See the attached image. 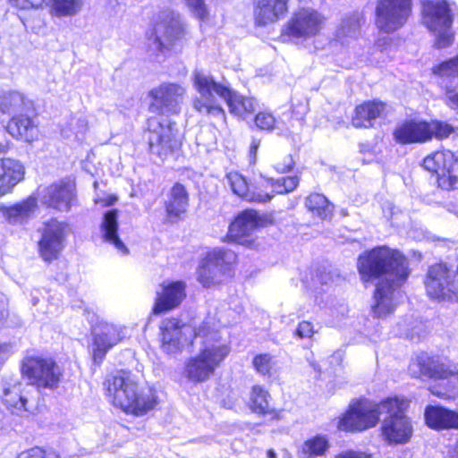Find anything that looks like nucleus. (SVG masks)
Masks as SVG:
<instances>
[{
    "mask_svg": "<svg viewBox=\"0 0 458 458\" xmlns=\"http://www.w3.org/2000/svg\"><path fill=\"white\" fill-rule=\"evenodd\" d=\"M357 267L364 284L378 281L371 310L375 318H386L403 297L399 288L409 276L407 259L396 250L381 246L360 254Z\"/></svg>",
    "mask_w": 458,
    "mask_h": 458,
    "instance_id": "1",
    "label": "nucleus"
},
{
    "mask_svg": "<svg viewBox=\"0 0 458 458\" xmlns=\"http://www.w3.org/2000/svg\"><path fill=\"white\" fill-rule=\"evenodd\" d=\"M187 88L175 82H163L148 91L150 113L157 114L148 119V148L152 155L164 160L177 150L181 137L176 123L167 116L182 110Z\"/></svg>",
    "mask_w": 458,
    "mask_h": 458,
    "instance_id": "2",
    "label": "nucleus"
},
{
    "mask_svg": "<svg viewBox=\"0 0 458 458\" xmlns=\"http://www.w3.org/2000/svg\"><path fill=\"white\" fill-rule=\"evenodd\" d=\"M193 89L198 93L192 98V107L200 115L226 123L225 111L221 100L226 103L231 114L244 117L257 107L253 98L244 97L234 91L227 82L216 81L214 76L203 69H196L191 75Z\"/></svg>",
    "mask_w": 458,
    "mask_h": 458,
    "instance_id": "3",
    "label": "nucleus"
},
{
    "mask_svg": "<svg viewBox=\"0 0 458 458\" xmlns=\"http://www.w3.org/2000/svg\"><path fill=\"white\" fill-rule=\"evenodd\" d=\"M195 343H199L198 354L188 360L184 376L189 381L201 383L207 381L220 367L230 352V347L207 320L194 330Z\"/></svg>",
    "mask_w": 458,
    "mask_h": 458,
    "instance_id": "4",
    "label": "nucleus"
},
{
    "mask_svg": "<svg viewBox=\"0 0 458 458\" xmlns=\"http://www.w3.org/2000/svg\"><path fill=\"white\" fill-rule=\"evenodd\" d=\"M104 386L109 402L129 414L143 416L158 403L157 392L151 387L140 386L127 372L109 376Z\"/></svg>",
    "mask_w": 458,
    "mask_h": 458,
    "instance_id": "5",
    "label": "nucleus"
},
{
    "mask_svg": "<svg viewBox=\"0 0 458 458\" xmlns=\"http://www.w3.org/2000/svg\"><path fill=\"white\" fill-rule=\"evenodd\" d=\"M396 406V401H389V397L380 403L366 398L353 400L339 420L338 428L352 432L367 430L377 426L384 411H392Z\"/></svg>",
    "mask_w": 458,
    "mask_h": 458,
    "instance_id": "6",
    "label": "nucleus"
},
{
    "mask_svg": "<svg viewBox=\"0 0 458 458\" xmlns=\"http://www.w3.org/2000/svg\"><path fill=\"white\" fill-rule=\"evenodd\" d=\"M422 22L434 33V46L438 48H446L453 44L454 31L452 11L445 0H423Z\"/></svg>",
    "mask_w": 458,
    "mask_h": 458,
    "instance_id": "7",
    "label": "nucleus"
},
{
    "mask_svg": "<svg viewBox=\"0 0 458 458\" xmlns=\"http://www.w3.org/2000/svg\"><path fill=\"white\" fill-rule=\"evenodd\" d=\"M236 259L237 255L233 250H213L207 254L198 268V281L204 287H210L224 282L232 276L233 265Z\"/></svg>",
    "mask_w": 458,
    "mask_h": 458,
    "instance_id": "8",
    "label": "nucleus"
},
{
    "mask_svg": "<svg viewBox=\"0 0 458 458\" xmlns=\"http://www.w3.org/2000/svg\"><path fill=\"white\" fill-rule=\"evenodd\" d=\"M21 370L30 385L38 388L54 389L57 387L62 377L59 366L52 358L38 354L25 356Z\"/></svg>",
    "mask_w": 458,
    "mask_h": 458,
    "instance_id": "9",
    "label": "nucleus"
},
{
    "mask_svg": "<svg viewBox=\"0 0 458 458\" xmlns=\"http://www.w3.org/2000/svg\"><path fill=\"white\" fill-rule=\"evenodd\" d=\"M389 401H396L397 406L392 411H384L388 416L381 426L382 436L389 445H403L408 443L413 434L411 419L405 414L409 401L403 397H389Z\"/></svg>",
    "mask_w": 458,
    "mask_h": 458,
    "instance_id": "10",
    "label": "nucleus"
},
{
    "mask_svg": "<svg viewBox=\"0 0 458 458\" xmlns=\"http://www.w3.org/2000/svg\"><path fill=\"white\" fill-rule=\"evenodd\" d=\"M327 22V17L310 7L300 8L293 13L283 30V36L303 42L318 36Z\"/></svg>",
    "mask_w": 458,
    "mask_h": 458,
    "instance_id": "11",
    "label": "nucleus"
},
{
    "mask_svg": "<svg viewBox=\"0 0 458 458\" xmlns=\"http://www.w3.org/2000/svg\"><path fill=\"white\" fill-rule=\"evenodd\" d=\"M411 10L412 0H377L376 26L385 33L394 32L407 22Z\"/></svg>",
    "mask_w": 458,
    "mask_h": 458,
    "instance_id": "12",
    "label": "nucleus"
},
{
    "mask_svg": "<svg viewBox=\"0 0 458 458\" xmlns=\"http://www.w3.org/2000/svg\"><path fill=\"white\" fill-rule=\"evenodd\" d=\"M71 231L65 221L51 218L42 224L38 242V252L47 262L56 259L65 247V240Z\"/></svg>",
    "mask_w": 458,
    "mask_h": 458,
    "instance_id": "13",
    "label": "nucleus"
},
{
    "mask_svg": "<svg viewBox=\"0 0 458 458\" xmlns=\"http://www.w3.org/2000/svg\"><path fill=\"white\" fill-rule=\"evenodd\" d=\"M427 295L438 302L453 301L457 298L454 270L445 264L429 267L424 280Z\"/></svg>",
    "mask_w": 458,
    "mask_h": 458,
    "instance_id": "14",
    "label": "nucleus"
},
{
    "mask_svg": "<svg viewBox=\"0 0 458 458\" xmlns=\"http://www.w3.org/2000/svg\"><path fill=\"white\" fill-rule=\"evenodd\" d=\"M426 170L437 174L438 186L449 191L458 188V159L450 150L437 151L424 158Z\"/></svg>",
    "mask_w": 458,
    "mask_h": 458,
    "instance_id": "15",
    "label": "nucleus"
},
{
    "mask_svg": "<svg viewBox=\"0 0 458 458\" xmlns=\"http://www.w3.org/2000/svg\"><path fill=\"white\" fill-rule=\"evenodd\" d=\"M184 35V28L177 14L166 13L158 21L148 38V47L154 53H163Z\"/></svg>",
    "mask_w": 458,
    "mask_h": 458,
    "instance_id": "16",
    "label": "nucleus"
},
{
    "mask_svg": "<svg viewBox=\"0 0 458 458\" xmlns=\"http://www.w3.org/2000/svg\"><path fill=\"white\" fill-rule=\"evenodd\" d=\"M36 198L47 208L68 212L75 200V186L71 182L62 180L39 187Z\"/></svg>",
    "mask_w": 458,
    "mask_h": 458,
    "instance_id": "17",
    "label": "nucleus"
},
{
    "mask_svg": "<svg viewBox=\"0 0 458 458\" xmlns=\"http://www.w3.org/2000/svg\"><path fill=\"white\" fill-rule=\"evenodd\" d=\"M30 386L18 378L4 379L3 382L2 401L13 414L23 415L30 411Z\"/></svg>",
    "mask_w": 458,
    "mask_h": 458,
    "instance_id": "18",
    "label": "nucleus"
},
{
    "mask_svg": "<svg viewBox=\"0 0 458 458\" xmlns=\"http://www.w3.org/2000/svg\"><path fill=\"white\" fill-rule=\"evenodd\" d=\"M125 328L119 325L101 323L93 330L92 353L95 362H101L107 352L122 342Z\"/></svg>",
    "mask_w": 458,
    "mask_h": 458,
    "instance_id": "19",
    "label": "nucleus"
},
{
    "mask_svg": "<svg viewBox=\"0 0 458 458\" xmlns=\"http://www.w3.org/2000/svg\"><path fill=\"white\" fill-rule=\"evenodd\" d=\"M6 131L16 140L32 143L39 139L37 117L25 112L14 114L6 125Z\"/></svg>",
    "mask_w": 458,
    "mask_h": 458,
    "instance_id": "20",
    "label": "nucleus"
},
{
    "mask_svg": "<svg viewBox=\"0 0 458 458\" xmlns=\"http://www.w3.org/2000/svg\"><path fill=\"white\" fill-rule=\"evenodd\" d=\"M409 372L414 377L422 376L435 378H458V369H452L450 366L436 362L427 354L422 353L414 358L409 365Z\"/></svg>",
    "mask_w": 458,
    "mask_h": 458,
    "instance_id": "21",
    "label": "nucleus"
},
{
    "mask_svg": "<svg viewBox=\"0 0 458 458\" xmlns=\"http://www.w3.org/2000/svg\"><path fill=\"white\" fill-rule=\"evenodd\" d=\"M8 149V143L0 142V157L5 155ZM24 174V166L19 160L0 157V196L11 191L23 179Z\"/></svg>",
    "mask_w": 458,
    "mask_h": 458,
    "instance_id": "22",
    "label": "nucleus"
},
{
    "mask_svg": "<svg viewBox=\"0 0 458 458\" xmlns=\"http://www.w3.org/2000/svg\"><path fill=\"white\" fill-rule=\"evenodd\" d=\"M259 225L260 218L256 211H243L230 225L227 237L242 245L250 244L253 242L250 237Z\"/></svg>",
    "mask_w": 458,
    "mask_h": 458,
    "instance_id": "23",
    "label": "nucleus"
},
{
    "mask_svg": "<svg viewBox=\"0 0 458 458\" xmlns=\"http://www.w3.org/2000/svg\"><path fill=\"white\" fill-rule=\"evenodd\" d=\"M185 296V284L183 282H164L157 292L154 313L157 314L176 308Z\"/></svg>",
    "mask_w": 458,
    "mask_h": 458,
    "instance_id": "24",
    "label": "nucleus"
},
{
    "mask_svg": "<svg viewBox=\"0 0 458 458\" xmlns=\"http://www.w3.org/2000/svg\"><path fill=\"white\" fill-rule=\"evenodd\" d=\"M225 179L233 193L248 202L266 203L273 198V195L259 188L250 189L245 177L237 172L228 173Z\"/></svg>",
    "mask_w": 458,
    "mask_h": 458,
    "instance_id": "25",
    "label": "nucleus"
},
{
    "mask_svg": "<svg viewBox=\"0 0 458 458\" xmlns=\"http://www.w3.org/2000/svg\"><path fill=\"white\" fill-rule=\"evenodd\" d=\"M424 420L432 429H458V411L440 405H428L424 411Z\"/></svg>",
    "mask_w": 458,
    "mask_h": 458,
    "instance_id": "26",
    "label": "nucleus"
},
{
    "mask_svg": "<svg viewBox=\"0 0 458 458\" xmlns=\"http://www.w3.org/2000/svg\"><path fill=\"white\" fill-rule=\"evenodd\" d=\"M21 9L38 7L43 2L50 6L52 15L56 17H71L80 13L82 8L81 0H13Z\"/></svg>",
    "mask_w": 458,
    "mask_h": 458,
    "instance_id": "27",
    "label": "nucleus"
},
{
    "mask_svg": "<svg viewBox=\"0 0 458 458\" xmlns=\"http://www.w3.org/2000/svg\"><path fill=\"white\" fill-rule=\"evenodd\" d=\"M187 328L176 318H167L160 325L162 350L168 354L177 352L182 346V335Z\"/></svg>",
    "mask_w": 458,
    "mask_h": 458,
    "instance_id": "28",
    "label": "nucleus"
},
{
    "mask_svg": "<svg viewBox=\"0 0 458 458\" xmlns=\"http://www.w3.org/2000/svg\"><path fill=\"white\" fill-rule=\"evenodd\" d=\"M395 140L403 144L422 143L429 140L428 122L411 120L394 131Z\"/></svg>",
    "mask_w": 458,
    "mask_h": 458,
    "instance_id": "29",
    "label": "nucleus"
},
{
    "mask_svg": "<svg viewBox=\"0 0 458 458\" xmlns=\"http://www.w3.org/2000/svg\"><path fill=\"white\" fill-rule=\"evenodd\" d=\"M38 200L36 196L30 195L22 201L7 207L1 205L0 213L12 225H21L27 222L36 212Z\"/></svg>",
    "mask_w": 458,
    "mask_h": 458,
    "instance_id": "30",
    "label": "nucleus"
},
{
    "mask_svg": "<svg viewBox=\"0 0 458 458\" xmlns=\"http://www.w3.org/2000/svg\"><path fill=\"white\" fill-rule=\"evenodd\" d=\"M386 106L380 101H368L355 108L352 123L356 128L373 127L377 118L384 115Z\"/></svg>",
    "mask_w": 458,
    "mask_h": 458,
    "instance_id": "31",
    "label": "nucleus"
},
{
    "mask_svg": "<svg viewBox=\"0 0 458 458\" xmlns=\"http://www.w3.org/2000/svg\"><path fill=\"white\" fill-rule=\"evenodd\" d=\"M255 16L259 25L277 21L287 11V0H256Z\"/></svg>",
    "mask_w": 458,
    "mask_h": 458,
    "instance_id": "32",
    "label": "nucleus"
},
{
    "mask_svg": "<svg viewBox=\"0 0 458 458\" xmlns=\"http://www.w3.org/2000/svg\"><path fill=\"white\" fill-rule=\"evenodd\" d=\"M117 210H108L103 217L100 226L102 237L105 242L112 244L122 255H127L129 250L118 236Z\"/></svg>",
    "mask_w": 458,
    "mask_h": 458,
    "instance_id": "33",
    "label": "nucleus"
},
{
    "mask_svg": "<svg viewBox=\"0 0 458 458\" xmlns=\"http://www.w3.org/2000/svg\"><path fill=\"white\" fill-rule=\"evenodd\" d=\"M330 448L327 435L317 434L308 437L297 446V458H318L324 456Z\"/></svg>",
    "mask_w": 458,
    "mask_h": 458,
    "instance_id": "34",
    "label": "nucleus"
},
{
    "mask_svg": "<svg viewBox=\"0 0 458 458\" xmlns=\"http://www.w3.org/2000/svg\"><path fill=\"white\" fill-rule=\"evenodd\" d=\"M271 396L263 386H253L250 392L249 406L250 410L258 414H271L276 420L281 419V411L270 409Z\"/></svg>",
    "mask_w": 458,
    "mask_h": 458,
    "instance_id": "35",
    "label": "nucleus"
},
{
    "mask_svg": "<svg viewBox=\"0 0 458 458\" xmlns=\"http://www.w3.org/2000/svg\"><path fill=\"white\" fill-rule=\"evenodd\" d=\"M360 21L361 16L359 13H353L344 18L335 31V39L344 45L350 39L357 38L360 28Z\"/></svg>",
    "mask_w": 458,
    "mask_h": 458,
    "instance_id": "36",
    "label": "nucleus"
},
{
    "mask_svg": "<svg viewBox=\"0 0 458 458\" xmlns=\"http://www.w3.org/2000/svg\"><path fill=\"white\" fill-rule=\"evenodd\" d=\"M187 207V191L182 184L176 183L170 192V199L166 205L167 214L171 218L178 217L186 211Z\"/></svg>",
    "mask_w": 458,
    "mask_h": 458,
    "instance_id": "37",
    "label": "nucleus"
},
{
    "mask_svg": "<svg viewBox=\"0 0 458 458\" xmlns=\"http://www.w3.org/2000/svg\"><path fill=\"white\" fill-rule=\"evenodd\" d=\"M29 102H27L22 94L19 92H11L0 98V115H14L20 113L27 112Z\"/></svg>",
    "mask_w": 458,
    "mask_h": 458,
    "instance_id": "38",
    "label": "nucleus"
},
{
    "mask_svg": "<svg viewBox=\"0 0 458 458\" xmlns=\"http://www.w3.org/2000/svg\"><path fill=\"white\" fill-rule=\"evenodd\" d=\"M305 205L313 215L325 220L330 218L333 213V206L327 199L318 193H313L307 197Z\"/></svg>",
    "mask_w": 458,
    "mask_h": 458,
    "instance_id": "39",
    "label": "nucleus"
},
{
    "mask_svg": "<svg viewBox=\"0 0 458 458\" xmlns=\"http://www.w3.org/2000/svg\"><path fill=\"white\" fill-rule=\"evenodd\" d=\"M300 179L297 175L286 176L277 180L267 178L262 186L272 189L276 194H285L293 191L299 185Z\"/></svg>",
    "mask_w": 458,
    "mask_h": 458,
    "instance_id": "40",
    "label": "nucleus"
},
{
    "mask_svg": "<svg viewBox=\"0 0 458 458\" xmlns=\"http://www.w3.org/2000/svg\"><path fill=\"white\" fill-rule=\"evenodd\" d=\"M88 130V123L82 117H72L70 121L62 129V134L66 139H72L80 141L82 140Z\"/></svg>",
    "mask_w": 458,
    "mask_h": 458,
    "instance_id": "41",
    "label": "nucleus"
},
{
    "mask_svg": "<svg viewBox=\"0 0 458 458\" xmlns=\"http://www.w3.org/2000/svg\"><path fill=\"white\" fill-rule=\"evenodd\" d=\"M252 365L259 375L271 377L276 373V360L268 353L256 355L252 360Z\"/></svg>",
    "mask_w": 458,
    "mask_h": 458,
    "instance_id": "42",
    "label": "nucleus"
},
{
    "mask_svg": "<svg viewBox=\"0 0 458 458\" xmlns=\"http://www.w3.org/2000/svg\"><path fill=\"white\" fill-rule=\"evenodd\" d=\"M434 73L443 80L458 77V55L435 67Z\"/></svg>",
    "mask_w": 458,
    "mask_h": 458,
    "instance_id": "43",
    "label": "nucleus"
},
{
    "mask_svg": "<svg viewBox=\"0 0 458 458\" xmlns=\"http://www.w3.org/2000/svg\"><path fill=\"white\" fill-rule=\"evenodd\" d=\"M428 131L430 140L433 137L437 139H445L449 137L453 132H454V128L447 123L433 120L428 122Z\"/></svg>",
    "mask_w": 458,
    "mask_h": 458,
    "instance_id": "44",
    "label": "nucleus"
},
{
    "mask_svg": "<svg viewBox=\"0 0 458 458\" xmlns=\"http://www.w3.org/2000/svg\"><path fill=\"white\" fill-rule=\"evenodd\" d=\"M256 125L266 131H272L276 126V118L272 114L267 112H260L256 115L255 118Z\"/></svg>",
    "mask_w": 458,
    "mask_h": 458,
    "instance_id": "45",
    "label": "nucleus"
},
{
    "mask_svg": "<svg viewBox=\"0 0 458 458\" xmlns=\"http://www.w3.org/2000/svg\"><path fill=\"white\" fill-rule=\"evenodd\" d=\"M16 458H60V456L54 452H46L38 447L28 449L20 453Z\"/></svg>",
    "mask_w": 458,
    "mask_h": 458,
    "instance_id": "46",
    "label": "nucleus"
},
{
    "mask_svg": "<svg viewBox=\"0 0 458 458\" xmlns=\"http://www.w3.org/2000/svg\"><path fill=\"white\" fill-rule=\"evenodd\" d=\"M193 14L199 20L208 16L207 5L204 0H184Z\"/></svg>",
    "mask_w": 458,
    "mask_h": 458,
    "instance_id": "47",
    "label": "nucleus"
},
{
    "mask_svg": "<svg viewBox=\"0 0 458 458\" xmlns=\"http://www.w3.org/2000/svg\"><path fill=\"white\" fill-rule=\"evenodd\" d=\"M314 333L313 325L309 321L301 322L296 330V335L300 338H310Z\"/></svg>",
    "mask_w": 458,
    "mask_h": 458,
    "instance_id": "48",
    "label": "nucleus"
},
{
    "mask_svg": "<svg viewBox=\"0 0 458 458\" xmlns=\"http://www.w3.org/2000/svg\"><path fill=\"white\" fill-rule=\"evenodd\" d=\"M293 165H294V161H293L292 156L288 155L284 157L282 162H277L275 165V169L278 173L284 174V173L290 172L293 168Z\"/></svg>",
    "mask_w": 458,
    "mask_h": 458,
    "instance_id": "49",
    "label": "nucleus"
},
{
    "mask_svg": "<svg viewBox=\"0 0 458 458\" xmlns=\"http://www.w3.org/2000/svg\"><path fill=\"white\" fill-rule=\"evenodd\" d=\"M446 105L452 109L458 110V93L446 88L445 91Z\"/></svg>",
    "mask_w": 458,
    "mask_h": 458,
    "instance_id": "50",
    "label": "nucleus"
},
{
    "mask_svg": "<svg viewBox=\"0 0 458 458\" xmlns=\"http://www.w3.org/2000/svg\"><path fill=\"white\" fill-rule=\"evenodd\" d=\"M13 353V347L10 344H0V364L4 363Z\"/></svg>",
    "mask_w": 458,
    "mask_h": 458,
    "instance_id": "51",
    "label": "nucleus"
},
{
    "mask_svg": "<svg viewBox=\"0 0 458 458\" xmlns=\"http://www.w3.org/2000/svg\"><path fill=\"white\" fill-rule=\"evenodd\" d=\"M335 458H370V455L363 452L349 450L338 454Z\"/></svg>",
    "mask_w": 458,
    "mask_h": 458,
    "instance_id": "52",
    "label": "nucleus"
},
{
    "mask_svg": "<svg viewBox=\"0 0 458 458\" xmlns=\"http://www.w3.org/2000/svg\"><path fill=\"white\" fill-rule=\"evenodd\" d=\"M389 43L388 38H378L375 44V47L378 49L381 53L386 50V46Z\"/></svg>",
    "mask_w": 458,
    "mask_h": 458,
    "instance_id": "53",
    "label": "nucleus"
},
{
    "mask_svg": "<svg viewBox=\"0 0 458 458\" xmlns=\"http://www.w3.org/2000/svg\"><path fill=\"white\" fill-rule=\"evenodd\" d=\"M446 458H458V440L449 447Z\"/></svg>",
    "mask_w": 458,
    "mask_h": 458,
    "instance_id": "54",
    "label": "nucleus"
},
{
    "mask_svg": "<svg viewBox=\"0 0 458 458\" xmlns=\"http://www.w3.org/2000/svg\"><path fill=\"white\" fill-rule=\"evenodd\" d=\"M431 393L434 394V395H437L438 397H442V398H447L449 397L450 395L446 393V392H442V391H438L436 389L435 386H433L431 389H430Z\"/></svg>",
    "mask_w": 458,
    "mask_h": 458,
    "instance_id": "55",
    "label": "nucleus"
},
{
    "mask_svg": "<svg viewBox=\"0 0 458 458\" xmlns=\"http://www.w3.org/2000/svg\"><path fill=\"white\" fill-rule=\"evenodd\" d=\"M342 360V354L340 352H336V353H334L331 357H330V360L329 362L330 363H336V364H340Z\"/></svg>",
    "mask_w": 458,
    "mask_h": 458,
    "instance_id": "56",
    "label": "nucleus"
},
{
    "mask_svg": "<svg viewBox=\"0 0 458 458\" xmlns=\"http://www.w3.org/2000/svg\"><path fill=\"white\" fill-rule=\"evenodd\" d=\"M8 312L4 307H0V327L3 326L5 318H7Z\"/></svg>",
    "mask_w": 458,
    "mask_h": 458,
    "instance_id": "57",
    "label": "nucleus"
},
{
    "mask_svg": "<svg viewBox=\"0 0 458 458\" xmlns=\"http://www.w3.org/2000/svg\"><path fill=\"white\" fill-rule=\"evenodd\" d=\"M309 362H310V365L313 368L314 371L317 372L318 374H320V372H321L320 366L314 360L309 359Z\"/></svg>",
    "mask_w": 458,
    "mask_h": 458,
    "instance_id": "58",
    "label": "nucleus"
},
{
    "mask_svg": "<svg viewBox=\"0 0 458 458\" xmlns=\"http://www.w3.org/2000/svg\"><path fill=\"white\" fill-rule=\"evenodd\" d=\"M117 200V198L116 197H114V196H109L106 200H105V206H111L113 205L115 201Z\"/></svg>",
    "mask_w": 458,
    "mask_h": 458,
    "instance_id": "59",
    "label": "nucleus"
},
{
    "mask_svg": "<svg viewBox=\"0 0 458 458\" xmlns=\"http://www.w3.org/2000/svg\"><path fill=\"white\" fill-rule=\"evenodd\" d=\"M259 148V143L253 141L250 146V155H255Z\"/></svg>",
    "mask_w": 458,
    "mask_h": 458,
    "instance_id": "60",
    "label": "nucleus"
},
{
    "mask_svg": "<svg viewBox=\"0 0 458 458\" xmlns=\"http://www.w3.org/2000/svg\"><path fill=\"white\" fill-rule=\"evenodd\" d=\"M267 458H277V455L273 449L267 450Z\"/></svg>",
    "mask_w": 458,
    "mask_h": 458,
    "instance_id": "61",
    "label": "nucleus"
},
{
    "mask_svg": "<svg viewBox=\"0 0 458 458\" xmlns=\"http://www.w3.org/2000/svg\"><path fill=\"white\" fill-rule=\"evenodd\" d=\"M318 279H312V284L310 285V287H316L318 284Z\"/></svg>",
    "mask_w": 458,
    "mask_h": 458,
    "instance_id": "62",
    "label": "nucleus"
}]
</instances>
